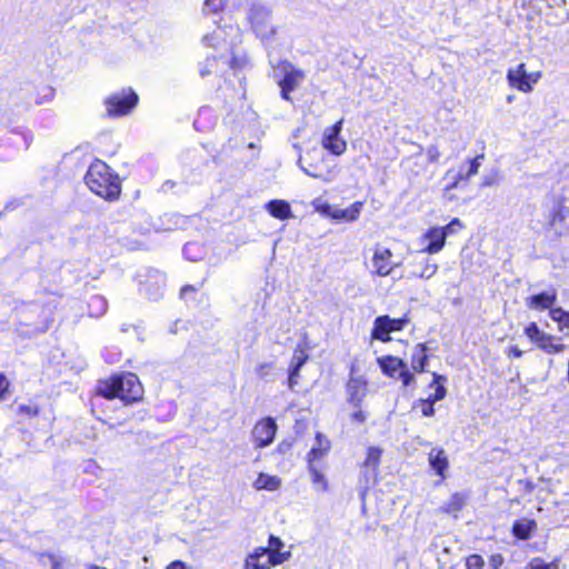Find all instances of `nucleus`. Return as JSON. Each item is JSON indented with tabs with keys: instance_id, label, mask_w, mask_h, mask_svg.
Returning a JSON list of instances; mask_svg holds the SVG:
<instances>
[{
	"instance_id": "43",
	"label": "nucleus",
	"mask_w": 569,
	"mask_h": 569,
	"mask_svg": "<svg viewBox=\"0 0 569 569\" xmlns=\"http://www.w3.org/2000/svg\"><path fill=\"white\" fill-rule=\"evenodd\" d=\"M446 178H455L458 182H460L461 180L469 179V176L463 174V167H461L458 172H455L453 170H448L446 173Z\"/></svg>"
},
{
	"instance_id": "24",
	"label": "nucleus",
	"mask_w": 569,
	"mask_h": 569,
	"mask_svg": "<svg viewBox=\"0 0 569 569\" xmlns=\"http://www.w3.org/2000/svg\"><path fill=\"white\" fill-rule=\"evenodd\" d=\"M466 497L462 493H453L450 499L442 505L440 510L449 515H457L466 505Z\"/></svg>"
},
{
	"instance_id": "6",
	"label": "nucleus",
	"mask_w": 569,
	"mask_h": 569,
	"mask_svg": "<svg viewBox=\"0 0 569 569\" xmlns=\"http://www.w3.org/2000/svg\"><path fill=\"white\" fill-rule=\"evenodd\" d=\"M249 21L262 41H268L274 36L276 29L270 22V11L266 7L253 4L250 8Z\"/></svg>"
},
{
	"instance_id": "42",
	"label": "nucleus",
	"mask_w": 569,
	"mask_h": 569,
	"mask_svg": "<svg viewBox=\"0 0 569 569\" xmlns=\"http://www.w3.org/2000/svg\"><path fill=\"white\" fill-rule=\"evenodd\" d=\"M398 377L406 387L411 385L415 380L413 375L407 370V367L399 372Z\"/></svg>"
},
{
	"instance_id": "20",
	"label": "nucleus",
	"mask_w": 569,
	"mask_h": 569,
	"mask_svg": "<svg viewBox=\"0 0 569 569\" xmlns=\"http://www.w3.org/2000/svg\"><path fill=\"white\" fill-rule=\"evenodd\" d=\"M281 483L282 481L278 476L260 472L253 481V488L256 490L276 491L281 487Z\"/></svg>"
},
{
	"instance_id": "38",
	"label": "nucleus",
	"mask_w": 569,
	"mask_h": 569,
	"mask_svg": "<svg viewBox=\"0 0 569 569\" xmlns=\"http://www.w3.org/2000/svg\"><path fill=\"white\" fill-rule=\"evenodd\" d=\"M485 565V561L479 555H471L466 560L467 569H481Z\"/></svg>"
},
{
	"instance_id": "44",
	"label": "nucleus",
	"mask_w": 569,
	"mask_h": 569,
	"mask_svg": "<svg viewBox=\"0 0 569 569\" xmlns=\"http://www.w3.org/2000/svg\"><path fill=\"white\" fill-rule=\"evenodd\" d=\"M271 367H272V363H270V362H262V363L258 365L256 368L257 376H259V377L267 376L269 373Z\"/></svg>"
},
{
	"instance_id": "57",
	"label": "nucleus",
	"mask_w": 569,
	"mask_h": 569,
	"mask_svg": "<svg viewBox=\"0 0 569 569\" xmlns=\"http://www.w3.org/2000/svg\"><path fill=\"white\" fill-rule=\"evenodd\" d=\"M89 569H106V568H103V567H98V566H91V567H89Z\"/></svg>"
},
{
	"instance_id": "46",
	"label": "nucleus",
	"mask_w": 569,
	"mask_h": 569,
	"mask_svg": "<svg viewBox=\"0 0 569 569\" xmlns=\"http://www.w3.org/2000/svg\"><path fill=\"white\" fill-rule=\"evenodd\" d=\"M351 420L355 422L363 423L367 420V415L360 408L351 415Z\"/></svg>"
},
{
	"instance_id": "36",
	"label": "nucleus",
	"mask_w": 569,
	"mask_h": 569,
	"mask_svg": "<svg viewBox=\"0 0 569 569\" xmlns=\"http://www.w3.org/2000/svg\"><path fill=\"white\" fill-rule=\"evenodd\" d=\"M381 450L376 447H370L367 452L365 465L368 467L376 468L379 465Z\"/></svg>"
},
{
	"instance_id": "47",
	"label": "nucleus",
	"mask_w": 569,
	"mask_h": 569,
	"mask_svg": "<svg viewBox=\"0 0 569 569\" xmlns=\"http://www.w3.org/2000/svg\"><path fill=\"white\" fill-rule=\"evenodd\" d=\"M298 378H299V372L293 373V369L290 368V370H289V379H288V387L291 390H293V388L298 385Z\"/></svg>"
},
{
	"instance_id": "14",
	"label": "nucleus",
	"mask_w": 569,
	"mask_h": 569,
	"mask_svg": "<svg viewBox=\"0 0 569 569\" xmlns=\"http://www.w3.org/2000/svg\"><path fill=\"white\" fill-rule=\"evenodd\" d=\"M410 271L409 277L411 278H420V279H430L438 271V264L432 263L428 258L413 259L410 262Z\"/></svg>"
},
{
	"instance_id": "10",
	"label": "nucleus",
	"mask_w": 569,
	"mask_h": 569,
	"mask_svg": "<svg viewBox=\"0 0 569 569\" xmlns=\"http://www.w3.org/2000/svg\"><path fill=\"white\" fill-rule=\"evenodd\" d=\"M342 124L343 119H340L333 126L326 128L321 139L323 149L335 156H341L347 150V142L340 137Z\"/></svg>"
},
{
	"instance_id": "9",
	"label": "nucleus",
	"mask_w": 569,
	"mask_h": 569,
	"mask_svg": "<svg viewBox=\"0 0 569 569\" xmlns=\"http://www.w3.org/2000/svg\"><path fill=\"white\" fill-rule=\"evenodd\" d=\"M283 562L286 557L278 553L267 555L263 547H257L246 557L243 569H270Z\"/></svg>"
},
{
	"instance_id": "27",
	"label": "nucleus",
	"mask_w": 569,
	"mask_h": 569,
	"mask_svg": "<svg viewBox=\"0 0 569 569\" xmlns=\"http://www.w3.org/2000/svg\"><path fill=\"white\" fill-rule=\"evenodd\" d=\"M550 317L558 323L559 330L569 336V312L562 308H553L550 310Z\"/></svg>"
},
{
	"instance_id": "39",
	"label": "nucleus",
	"mask_w": 569,
	"mask_h": 569,
	"mask_svg": "<svg viewBox=\"0 0 569 569\" xmlns=\"http://www.w3.org/2000/svg\"><path fill=\"white\" fill-rule=\"evenodd\" d=\"M433 401L431 399L420 400L418 407L425 417H431L435 413Z\"/></svg>"
},
{
	"instance_id": "4",
	"label": "nucleus",
	"mask_w": 569,
	"mask_h": 569,
	"mask_svg": "<svg viewBox=\"0 0 569 569\" xmlns=\"http://www.w3.org/2000/svg\"><path fill=\"white\" fill-rule=\"evenodd\" d=\"M138 100V94L131 88L113 92L104 100L107 116L110 118L127 116L136 108Z\"/></svg>"
},
{
	"instance_id": "1",
	"label": "nucleus",
	"mask_w": 569,
	"mask_h": 569,
	"mask_svg": "<svg viewBox=\"0 0 569 569\" xmlns=\"http://www.w3.org/2000/svg\"><path fill=\"white\" fill-rule=\"evenodd\" d=\"M84 181L92 192L106 200L113 201L120 196V179L103 161L97 160L91 163L86 173Z\"/></svg>"
},
{
	"instance_id": "5",
	"label": "nucleus",
	"mask_w": 569,
	"mask_h": 569,
	"mask_svg": "<svg viewBox=\"0 0 569 569\" xmlns=\"http://www.w3.org/2000/svg\"><path fill=\"white\" fill-rule=\"evenodd\" d=\"M392 258L393 253L389 248L377 243L372 248V257L369 262L370 273L378 277L391 274L395 268L399 266Z\"/></svg>"
},
{
	"instance_id": "58",
	"label": "nucleus",
	"mask_w": 569,
	"mask_h": 569,
	"mask_svg": "<svg viewBox=\"0 0 569 569\" xmlns=\"http://www.w3.org/2000/svg\"><path fill=\"white\" fill-rule=\"evenodd\" d=\"M190 247H191L190 244L186 246V248H184V252H186V253L188 252V250L190 249Z\"/></svg>"
},
{
	"instance_id": "3",
	"label": "nucleus",
	"mask_w": 569,
	"mask_h": 569,
	"mask_svg": "<svg viewBox=\"0 0 569 569\" xmlns=\"http://www.w3.org/2000/svg\"><path fill=\"white\" fill-rule=\"evenodd\" d=\"M203 42L213 49L230 52V64L232 68H241L244 66L246 59L243 57H236L233 51L234 47L241 42V31L239 27L232 24L218 27L212 33L203 37Z\"/></svg>"
},
{
	"instance_id": "30",
	"label": "nucleus",
	"mask_w": 569,
	"mask_h": 569,
	"mask_svg": "<svg viewBox=\"0 0 569 569\" xmlns=\"http://www.w3.org/2000/svg\"><path fill=\"white\" fill-rule=\"evenodd\" d=\"M283 546L284 545H283V542L281 541L280 538L274 537V536H270L269 541H268V547H263V548L267 551V555L278 553V555H280L282 557H286V561H287L291 557V552L290 551H282Z\"/></svg>"
},
{
	"instance_id": "54",
	"label": "nucleus",
	"mask_w": 569,
	"mask_h": 569,
	"mask_svg": "<svg viewBox=\"0 0 569 569\" xmlns=\"http://www.w3.org/2000/svg\"><path fill=\"white\" fill-rule=\"evenodd\" d=\"M193 288L191 286H186L181 289V296H184L187 292L192 291Z\"/></svg>"
},
{
	"instance_id": "35",
	"label": "nucleus",
	"mask_w": 569,
	"mask_h": 569,
	"mask_svg": "<svg viewBox=\"0 0 569 569\" xmlns=\"http://www.w3.org/2000/svg\"><path fill=\"white\" fill-rule=\"evenodd\" d=\"M527 337L536 345L541 342V340H546V332L541 331L537 323L531 322L525 330Z\"/></svg>"
},
{
	"instance_id": "53",
	"label": "nucleus",
	"mask_w": 569,
	"mask_h": 569,
	"mask_svg": "<svg viewBox=\"0 0 569 569\" xmlns=\"http://www.w3.org/2000/svg\"><path fill=\"white\" fill-rule=\"evenodd\" d=\"M451 179H452V182L446 188L447 190L455 189L459 184V182L455 178H451Z\"/></svg>"
},
{
	"instance_id": "2",
	"label": "nucleus",
	"mask_w": 569,
	"mask_h": 569,
	"mask_svg": "<svg viewBox=\"0 0 569 569\" xmlns=\"http://www.w3.org/2000/svg\"><path fill=\"white\" fill-rule=\"evenodd\" d=\"M98 393L107 399L119 398L130 403L142 398L143 388L136 375L126 373L100 381Z\"/></svg>"
},
{
	"instance_id": "28",
	"label": "nucleus",
	"mask_w": 569,
	"mask_h": 569,
	"mask_svg": "<svg viewBox=\"0 0 569 569\" xmlns=\"http://www.w3.org/2000/svg\"><path fill=\"white\" fill-rule=\"evenodd\" d=\"M536 528V522L532 520H521L517 521L513 525V535L519 539H528L531 536V532Z\"/></svg>"
},
{
	"instance_id": "17",
	"label": "nucleus",
	"mask_w": 569,
	"mask_h": 569,
	"mask_svg": "<svg viewBox=\"0 0 569 569\" xmlns=\"http://www.w3.org/2000/svg\"><path fill=\"white\" fill-rule=\"evenodd\" d=\"M378 363L382 372L392 378L397 377V375L407 367L406 362L392 356L378 358Z\"/></svg>"
},
{
	"instance_id": "11",
	"label": "nucleus",
	"mask_w": 569,
	"mask_h": 569,
	"mask_svg": "<svg viewBox=\"0 0 569 569\" xmlns=\"http://www.w3.org/2000/svg\"><path fill=\"white\" fill-rule=\"evenodd\" d=\"M406 320L393 319L389 316H380L373 321L371 337L376 340L387 342L390 340V333L400 331L405 327Z\"/></svg>"
},
{
	"instance_id": "21",
	"label": "nucleus",
	"mask_w": 569,
	"mask_h": 569,
	"mask_svg": "<svg viewBox=\"0 0 569 569\" xmlns=\"http://www.w3.org/2000/svg\"><path fill=\"white\" fill-rule=\"evenodd\" d=\"M362 207H363V203L361 201H357L346 209L336 208V211L333 213V219L353 222V221L358 220L360 212L362 210Z\"/></svg>"
},
{
	"instance_id": "40",
	"label": "nucleus",
	"mask_w": 569,
	"mask_h": 569,
	"mask_svg": "<svg viewBox=\"0 0 569 569\" xmlns=\"http://www.w3.org/2000/svg\"><path fill=\"white\" fill-rule=\"evenodd\" d=\"M221 8H222L221 0H206L204 6H203V12L212 13V12H217Z\"/></svg>"
},
{
	"instance_id": "8",
	"label": "nucleus",
	"mask_w": 569,
	"mask_h": 569,
	"mask_svg": "<svg viewBox=\"0 0 569 569\" xmlns=\"http://www.w3.org/2000/svg\"><path fill=\"white\" fill-rule=\"evenodd\" d=\"M346 390L347 401L355 408H360L368 393V381L363 376L357 373L355 366L351 367Z\"/></svg>"
},
{
	"instance_id": "59",
	"label": "nucleus",
	"mask_w": 569,
	"mask_h": 569,
	"mask_svg": "<svg viewBox=\"0 0 569 569\" xmlns=\"http://www.w3.org/2000/svg\"><path fill=\"white\" fill-rule=\"evenodd\" d=\"M96 300L99 301V302H103V300L101 298H99V297H97Z\"/></svg>"
},
{
	"instance_id": "22",
	"label": "nucleus",
	"mask_w": 569,
	"mask_h": 569,
	"mask_svg": "<svg viewBox=\"0 0 569 569\" xmlns=\"http://www.w3.org/2000/svg\"><path fill=\"white\" fill-rule=\"evenodd\" d=\"M308 469L311 477V482L313 485V488L318 492H325L328 490V481L325 477V473L322 472L321 468L319 467V463L316 462H308Z\"/></svg>"
},
{
	"instance_id": "37",
	"label": "nucleus",
	"mask_w": 569,
	"mask_h": 569,
	"mask_svg": "<svg viewBox=\"0 0 569 569\" xmlns=\"http://www.w3.org/2000/svg\"><path fill=\"white\" fill-rule=\"evenodd\" d=\"M463 224L458 218H453L446 227H440L443 231V236L447 239L448 236L453 234L458 229H462Z\"/></svg>"
},
{
	"instance_id": "31",
	"label": "nucleus",
	"mask_w": 569,
	"mask_h": 569,
	"mask_svg": "<svg viewBox=\"0 0 569 569\" xmlns=\"http://www.w3.org/2000/svg\"><path fill=\"white\" fill-rule=\"evenodd\" d=\"M312 207L315 208V210L317 212H319L320 214L325 216V217H329L331 219H333V213L336 211V207H332L331 204H329L327 201H325L323 199L321 198H317L312 201Z\"/></svg>"
},
{
	"instance_id": "33",
	"label": "nucleus",
	"mask_w": 569,
	"mask_h": 569,
	"mask_svg": "<svg viewBox=\"0 0 569 569\" xmlns=\"http://www.w3.org/2000/svg\"><path fill=\"white\" fill-rule=\"evenodd\" d=\"M309 356L306 352V350L301 348H297L293 352L291 366L290 368L293 369V373H297L300 371L301 367L307 362Z\"/></svg>"
},
{
	"instance_id": "7",
	"label": "nucleus",
	"mask_w": 569,
	"mask_h": 569,
	"mask_svg": "<svg viewBox=\"0 0 569 569\" xmlns=\"http://www.w3.org/2000/svg\"><path fill=\"white\" fill-rule=\"evenodd\" d=\"M540 71L528 72L525 63L508 70L507 79L512 88L521 92H531L533 86L541 79Z\"/></svg>"
},
{
	"instance_id": "23",
	"label": "nucleus",
	"mask_w": 569,
	"mask_h": 569,
	"mask_svg": "<svg viewBox=\"0 0 569 569\" xmlns=\"http://www.w3.org/2000/svg\"><path fill=\"white\" fill-rule=\"evenodd\" d=\"M428 356H427V347L423 343H418L415 346L411 356V367L415 371L422 372L425 371L427 365Z\"/></svg>"
},
{
	"instance_id": "51",
	"label": "nucleus",
	"mask_w": 569,
	"mask_h": 569,
	"mask_svg": "<svg viewBox=\"0 0 569 569\" xmlns=\"http://www.w3.org/2000/svg\"><path fill=\"white\" fill-rule=\"evenodd\" d=\"M166 569H192L182 561H173L167 566Z\"/></svg>"
},
{
	"instance_id": "49",
	"label": "nucleus",
	"mask_w": 569,
	"mask_h": 569,
	"mask_svg": "<svg viewBox=\"0 0 569 569\" xmlns=\"http://www.w3.org/2000/svg\"><path fill=\"white\" fill-rule=\"evenodd\" d=\"M9 381L3 375H0V399L3 398L4 393L8 391Z\"/></svg>"
},
{
	"instance_id": "25",
	"label": "nucleus",
	"mask_w": 569,
	"mask_h": 569,
	"mask_svg": "<svg viewBox=\"0 0 569 569\" xmlns=\"http://www.w3.org/2000/svg\"><path fill=\"white\" fill-rule=\"evenodd\" d=\"M429 462L438 475H442L448 467V460L442 449H432L429 453Z\"/></svg>"
},
{
	"instance_id": "29",
	"label": "nucleus",
	"mask_w": 569,
	"mask_h": 569,
	"mask_svg": "<svg viewBox=\"0 0 569 569\" xmlns=\"http://www.w3.org/2000/svg\"><path fill=\"white\" fill-rule=\"evenodd\" d=\"M537 347L548 353H559L567 348L566 345L559 343L558 340L550 335H546V340H541Z\"/></svg>"
},
{
	"instance_id": "12",
	"label": "nucleus",
	"mask_w": 569,
	"mask_h": 569,
	"mask_svg": "<svg viewBox=\"0 0 569 569\" xmlns=\"http://www.w3.org/2000/svg\"><path fill=\"white\" fill-rule=\"evenodd\" d=\"M277 432V423L272 418H264L256 423L252 430V440L257 448H264L272 443Z\"/></svg>"
},
{
	"instance_id": "56",
	"label": "nucleus",
	"mask_w": 569,
	"mask_h": 569,
	"mask_svg": "<svg viewBox=\"0 0 569 569\" xmlns=\"http://www.w3.org/2000/svg\"><path fill=\"white\" fill-rule=\"evenodd\" d=\"M501 560H502V559H501V557H500V556L492 557V561H493L495 563H498V562H499V563H501Z\"/></svg>"
},
{
	"instance_id": "16",
	"label": "nucleus",
	"mask_w": 569,
	"mask_h": 569,
	"mask_svg": "<svg viewBox=\"0 0 569 569\" xmlns=\"http://www.w3.org/2000/svg\"><path fill=\"white\" fill-rule=\"evenodd\" d=\"M331 443L321 433H317L316 436V443L312 446L311 450L308 453V462H316L318 463L319 460H321L330 450Z\"/></svg>"
},
{
	"instance_id": "15",
	"label": "nucleus",
	"mask_w": 569,
	"mask_h": 569,
	"mask_svg": "<svg viewBox=\"0 0 569 569\" xmlns=\"http://www.w3.org/2000/svg\"><path fill=\"white\" fill-rule=\"evenodd\" d=\"M423 239L428 241V246L422 250V252L429 254L440 252L446 244V238L440 227L429 228L427 232L423 234Z\"/></svg>"
},
{
	"instance_id": "34",
	"label": "nucleus",
	"mask_w": 569,
	"mask_h": 569,
	"mask_svg": "<svg viewBox=\"0 0 569 569\" xmlns=\"http://www.w3.org/2000/svg\"><path fill=\"white\" fill-rule=\"evenodd\" d=\"M526 569H559V559L556 558L551 562H545L540 558H533L527 563Z\"/></svg>"
},
{
	"instance_id": "48",
	"label": "nucleus",
	"mask_w": 569,
	"mask_h": 569,
	"mask_svg": "<svg viewBox=\"0 0 569 569\" xmlns=\"http://www.w3.org/2000/svg\"><path fill=\"white\" fill-rule=\"evenodd\" d=\"M19 412L20 413H26L28 416H36L38 413V409L36 407H32V406L20 405L19 406Z\"/></svg>"
},
{
	"instance_id": "55",
	"label": "nucleus",
	"mask_w": 569,
	"mask_h": 569,
	"mask_svg": "<svg viewBox=\"0 0 569 569\" xmlns=\"http://www.w3.org/2000/svg\"><path fill=\"white\" fill-rule=\"evenodd\" d=\"M209 73H211V71H210L209 69H207V68H200V74H201L202 77H204V76H207V74H209Z\"/></svg>"
},
{
	"instance_id": "19",
	"label": "nucleus",
	"mask_w": 569,
	"mask_h": 569,
	"mask_svg": "<svg viewBox=\"0 0 569 569\" xmlns=\"http://www.w3.org/2000/svg\"><path fill=\"white\" fill-rule=\"evenodd\" d=\"M266 210L274 218L287 220L292 217L291 207L284 200H271L266 204Z\"/></svg>"
},
{
	"instance_id": "45",
	"label": "nucleus",
	"mask_w": 569,
	"mask_h": 569,
	"mask_svg": "<svg viewBox=\"0 0 569 569\" xmlns=\"http://www.w3.org/2000/svg\"><path fill=\"white\" fill-rule=\"evenodd\" d=\"M427 156H428L429 162H436V161H438V159L440 157V152L436 146H430L427 149Z\"/></svg>"
},
{
	"instance_id": "32",
	"label": "nucleus",
	"mask_w": 569,
	"mask_h": 569,
	"mask_svg": "<svg viewBox=\"0 0 569 569\" xmlns=\"http://www.w3.org/2000/svg\"><path fill=\"white\" fill-rule=\"evenodd\" d=\"M443 380L445 378L442 376L433 373V382L431 383V387H435V393L429 397L433 402L442 400L446 397V388L440 385V381Z\"/></svg>"
},
{
	"instance_id": "52",
	"label": "nucleus",
	"mask_w": 569,
	"mask_h": 569,
	"mask_svg": "<svg viewBox=\"0 0 569 569\" xmlns=\"http://www.w3.org/2000/svg\"><path fill=\"white\" fill-rule=\"evenodd\" d=\"M50 559H51V567H52L51 569H62V563L58 558L52 556V557H50Z\"/></svg>"
},
{
	"instance_id": "26",
	"label": "nucleus",
	"mask_w": 569,
	"mask_h": 569,
	"mask_svg": "<svg viewBox=\"0 0 569 569\" xmlns=\"http://www.w3.org/2000/svg\"><path fill=\"white\" fill-rule=\"evenodd\" d=\"M298 163L301 168V170L308 174L309 177H312L315 179H320L321 181L323 182H331L332 180H335L336 176H337V170L336 169H329L327 170L325 173L323 172H319L317 171L315 168L311 169V168H307L302 164V159L299 158L298 160Z\"/></svg>"
},
{
	"instance_id": "50",
	"label": "nucleus",
	"mask_w": 569,
	"mask_h": 569,
	"mask_svg": "<svg viewBox=\"0 0 569 569\" xmlns=\"http://www.w3.org/2000/svg\"><path fill=\"white\" fill-rule=\"evenodd\" d=\"M507 356L509 358H520L522 356V351L517 346H511L507 350Z\"/></svg>"
},
{
	"instance_id": "13",
	"label": "nucleus",
	"mask_w": 569,
	"mask_h": 569,
	"mask_svg": "<svg viewBox=\"0 0 569 569\" xmlns=\"http://www.w3.org/2000/svg\"><path fill=\"white\" fill-rule=\"evenodd\" d=\"M284 77L279 82L281 87V96L283 99L289 100V93L296 90L302 80L305 79V73L301 70L296 69L292 64L286 63L283 66Z\"/></svg>"
},
{
	"instance_id": "18",
	"label": "nucleus",
	"mask_w": 569,
	"mask_h": 569,
	"mask_svg": "<svg viewBox=\"0 0 569 569\" xmlns=\"http://www.w3.org/2000/svg\"><path fill=\"white\" fill-rule=\"evenodd\" d=\"M556 300V292H542L530 297L527 300V306L528 308L536 310L550 309Z\"/></svg>"
},
{
	"instance_id": "41",
	"label": "nucleus",
	"mask_w": 569,
	"mask_h": 569,
	"mask_svg": "<svg viewBox=\"0 0 569 569\" xmlns=\"http://www.w3.org/2000/svg\"><path fill=\"white\" fill-rule=\"evenodd\" d=\"M481 158H483V156H479L469 161L468 168H467V176H469V178L478 173L479 168H480L479 159H481Z\"/></svg>"
}]
</instances>
